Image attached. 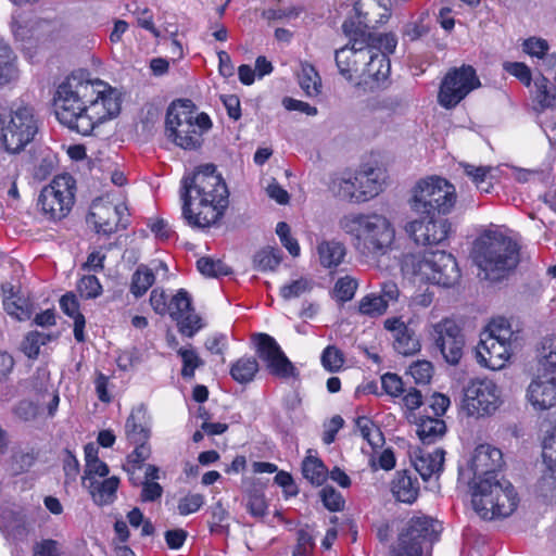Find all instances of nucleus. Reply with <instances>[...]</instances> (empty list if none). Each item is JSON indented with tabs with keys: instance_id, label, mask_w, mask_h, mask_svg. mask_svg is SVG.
<instances>
[{
	"instance_id": "obj_1",
	"label": "nucleus",
	"mask_w": 556,
	"mask_h": 556,
	"mask_svg": "<svg viewBox=\"0 0 556 556\" xmlns=\"http://www.w3.org/2000/svg\"><path fill=\"white\" fill-rule=\"evenodd\" d=\"M53 101L58 121L81 136L90 135L99 124L116 116L121 110L111 86L76 74L59 85Z\"/></svg>"
},
{
	"instance_id": "obj_2",
	"label": "nucleus",
	"mask_w": 556,
	"mask_h": 556,
	"mask_svg": "<svg viewBox=\"0 0 556 556\" xmlns=\"http://www.w3.org/2000/svg\"><path fill=\"white\" fill-rule=\"evenodd\" d=\"M504 465L501 450L490 444L478 445L465 467L459 469L462 479L467 480L471 505L485 520L506 518L518 506L514 485L497 473Z\"/></svg>"
},
{
	"instance_id": "obj_3",
	"label": "nucleus",
	"mask_w": 556,
	"mask_h": 556,
	"mask_svg": "<svg viewBox=\"0 0 556 556\" xmlns=\"http://www.w3.org/2000/svg\"><path fill=\"white\" fill-rule=\"evenodd\" d=\"M179 198L186 223L194 228H208L224 216L229 191L217 167L202 164L182 176Z\"/></svg>"
},
{
	"instance_id": "obj_4",
	"label": "nucleus",
	"mask_w": 556,
	"mask_h": 556,
	"mask_svg": "<svg viewBox=\"0 0 556 556\" xmlns=\"http://www.w3.org/2000/svg\"><path fill=\"white\" fill-rule=\"evenodd\" d=\"M339 226L351 237L355 250L365 257L380 258L393 250L396 230L383 214L350 213L341 217Z\"/></svg>"
},
{
	"instance_id": "obj_5",
	"label": "nucleus",
	"mask_w": 556,
	"mask_h": 556,
	"mask_svg": "<svg viewBox=\"0 0 556 556\" xmlns=\"http://www.w3.org/2000/svg\"><path fill=\"white\" fill-rule=\"evenodd\" d=\"M472 257L484 279L498 280L520 261V244L500 229H489L473 243Z\"/></svg>"
},
{
	"instance_id": "obj_6",
	"label": "nucleus",
	"mask_w": 556,
	"mask_h": 556,
	"mask_svg": "<svg viewBox=\"0 0 556 556\" xmlns=\"http://www.w3.org/2000/svg\"><path fill=\"white\" fill-rule=\"evenodd\" d=\"M387 180L386 170L372 163H364L357 169L344 168L329 176V192L337 199L364 203L382 192Z\"/></svg>"
},
{
	"instance_id": "obj_7",
	"label": "nucleus",
	"mask_w": 556,
	"mask_h": 556,
	"mask_svg": "<svg viewBox=\"0 0 556 556\" xmlns=\"http://www.w3.org/2000/svg\"><path fill=\"white\" fill-rule=\"evenodd\" d=\"M401 268L415 282H429L447 288L454 286L460 277L456 260L445 251L406 254Z\"/></svg>"
},
{
	"instance_id": "obj_8",
	"label": "nucleus",
	"mask_w": 556,
	"mask_h": 556,
	"mask_svg": "<svg viewBox=\"0 0 556 556\" xmlns=\"http://www.w3.org/2000/svg\"><path fill=\"white\" fill-rule=\"evenodd\" d=\"M457 202L455 186L440 176L419 179L410 190L408 205L417 215H448Z\"/></svg>"
},
{
	"instance_id": "obj_9",
	"label": "nucleus",
	"mask_w": 556,
	"mask_h": 556,
	"mask_svg": "<svg viewBox=\"0 0 556 556\" xmlns=\"http://www.w3.org/2000/svg\"><path fill=\"white\" fill-rule=\"evenodd\" d=\"M342 29L349 38V43L336 51L334 59L339 73L346 80L352 81L361 78L364 61L368 54L366 47L370 42V30L358 17L346 20Z\"/></svg>"
},
{
	"instance_id": "obj_10",
	"label": "nucleus",
	"mask_w": 556,
	"mask_h": 556,
	"mask_svg": "<svg viewBox=\"0 0 556 556\" xmlns=\"http://www.w3.org/2000/svg\"><path fill=\"white\" fill-rule=\"evenodd\" d=\"M76 179L67 173L60 174L45 186L36 200V211L43 220L60 222L72 211L76 199Z\"/></svg>"
},
{
	"instance_id": "obj_11",
	"label": "nucleus",
	"mask_w": 556,
	"mask_h": 556,
	"mask_svg": "<svg viewBox=\"0 0 556 556\" xmlns=\"http://www.w3.org/2000/svg\"><path fill=\"white\" fill-rule=\"evenodd\" d=\"M513 336L506 320H493L481 333L480 342L475 349L477 362L492 370L504 368L511 355Z\"/></svg>"
},
{
	"instance_id": "obj_12",
	"label": "nucleus",
	"mask_w": 556,
	"mask_h": 556,
	"mask_svg": "<svg viewBox=\"0 0 556 556\" xmlns=\"http://www.w3.org/2000/svg\"><path fill=\"white\" fill-rule=\"evenodd\" d=\"M165 128L172 139H193L205 135L212 128V121L206 113H198L191 100L179 99L167 109Z\"/></svg>"
},
{
	"instance_id": "obj_13",
	"label": "nucleus",
	"mask_w": 556,
	"mask_h": 556,
	"mask_svg": "<svg viewBox=\"0 0 556 556\" xmlns=\"http://www.w3.org/2000/svg\"><path fill=\"white\" fill-rule=\"evenodd\" d=\"M481 87V81L471 65L452 67L443 77L439 92V104L447 110L454 109L471 91Z\"/></svg>"
},
{
	"instance_id": "obj_14",
	"label": "nucleus",
	"mask_w": 556,
	"mask_h": 556,
	"mask_svg": "<svg viewBox=\"0 0 556 556\" xmlns=\"http://www.w3.org/2000/svg\"><path fill=\"white\" fill-rule=\"evenodd\" d=\"M501 404V393L490 379L471 380L464 390L463 409L468 416L484 417L493 414Z\"/></svg>"
},
{
	"instance_id": "obj_15",
	"label": "nucleus",
	"mask_w": 556,
	"mask_h": 556,
	"mask_svg": "<svg viewBox=\"0 0 556 556\" xmlns=\"http://www.w3.org/2000/svg\"><path fill=\"white\" fill-rule=\"evenodd\" d=\"M253 339L256 345V354L266 364L270 375L281 379L296 376V368L273 337L267 333H257Z\"/></svg>"
},
{
	"instance_id": "obj_16",
	"label": "nucleus",
	"mask_w": 556,
	"mask_h": 556,
	"mask_svg": "<svg viewBox=\"0 0 556 556\" xmlns=\"http://www.w3.org/2000/svg\"><path fill=\"white\" fill-rule=\"evenodd\" d=\"M438 215H419L404 226L405 232L417 244L432 245L444 242L451 232V223Z\"/></svg>"
},
{
	"instance_id": "obj_17",
	"label": "nucleus",
	"mask_w": 556,
	"mask_h": 556,
	"mask_svg": "<svg viewBox=\"0 0 556 556\" xmlns=\"http://www.w3.org/2000/svg\"><path fill=\"white\" fill-rule=\"evenodd\" d=\"M432 337L445 361L457 364L463 356L465 340L456 323L446 318L433 325Z\"/></svg>"
},
{
	"instance_id": "obj_18",
	"label": "nucleus",
	"mask_w": 556,
	"mask_h": 556,
	"mask_svg": "<svg viewBox=\"0 0 556 556\" xmlns=\"http://www.w3.org/2000/svg\"><path fill=\"white\" fill-rule=\"evenodd\" d=\"M527 397L536 409H549L556 405V376L540 371L528 387Z\"/></svg>"
},
{
	"instance_id": "obj_19",
	"label": "nucleus",
	"mask_w": 556,
	"mask_h": 556,
	"mask_svg": "<svg viewBox=\"0 0 556 556\" xmlns=\"http://www.w3.org/2000/svg\"><path fill=\"white\" fill-rule=\"evenodd\" d=\"M122 206L115 205L104 199H96L89 212V222L97 232L110 235L117 229L121 222Z\"/></svg>"
},
{
	"instance_id": "obj_20",
	"label": "nucleus",
	"mask_w": 556,
	"mask_h": 556,
	"mask_svg": "<svg viewBox=\"0 0 556 556\" xmlns=\"http://www.w3.org/2000/svg\"><path fill=\"white\" fill-rule=\"evenodd\" d=\"M42 123L35 116L34 110L28 106L18 108L13 112L8 126L3 129V138L10 135L18 139H34L40 132Z\"/></svg>"
},
{
	"instance_id": "obj_21",
	"label": "nucleus",
	"mask_w": 556,
	"mask_h": 556,
	"mask_svg": "<svg viewBox=\"0 0 556 556\" xmlns=\"http://www.w3.org/2000/svg\"><path fill=\"white\" fill-rule=\"evenodd\" d=\"M441 531V523L426 516L413 517L407 529L400 534L401 542L419 545L425 541L433 542Z\"/></svg>"
},
{
	"instance_id": "obj_22",
	"label": "nucleus",
	"mask_w": 556,
	"mask_h": 556,
	"mask_svg": "<svg viewBox=\"0 0 556 556\" xmlns=\"http://www.w3.org/2000/svg\"><path fill=\"white\" fill-rule=\"evenodd\" d=\"M384 328L392 333L393 346L400 354L407 356L419 351V340L401 318L386 319Z\"/></svg>"
},
{
	"instance_id": "obj_23",
	"label": "nucleus",
	"mask_w": 556,
	"mask_h": 556,
	"mask_svg": "<svg viewBox=\"0 0 556 556\" xmlns=\"http://www.w3.org/2000/svg\"><path fill=\"white\" fill-rule=\"evenodd\" d=\"M3 306L5 312L13 318L24 321L33 314V303L29 298L11 283L2 286Z\"/></svg>"
},
{
	"instance_id": "obj_24",
	"label": "nucleus",
	"mask_w": 556,
	"mask_h": 556,
	"mask_svg": "<svg viewBox=\"0 0 556 556\" xmlns=\"http://www.w3.org/2000/svg\"><path fill=\"white\" fill-rule=\"evenodd\" d=\"M366 50L368 54L366 61H364L361 79H363L365 84L368 83L367 79H371L379 86L380 83L386 81L390 75V60L386 53H381L377 49L367 46Z\"/></svg>"
},
{
	"instance_id": "obj_25",
	"label": "nucleus",
	"mask_w": 556,
	"mask_h": 556,
	"mask_svg": "<svg viewBox=\"0 0 556 556\" xmlns=\"http://www.w3.org/2000/svg\"><path fill=\"white\" fill-rule=\"evenodd\" d=\"M445 452L441 448H435L433 452H428L422 448H415L410 452V459L416 469L424 480L430 479L434 475H439L443 469Z\"/></svg>"
},
{
	"instance_id": "obj_26",
	"label": "nucleus",
	"mask_w": 556,
	"mask_h": 556,
	"mask_svg": "<svg viewBox=\"0 0 556 556\" xmlns=\"http://www.w3.org/2000/svg\"><path fill=\"white\" fill-rule=\"evenodd\" d=\"M160 269H162L165 274L168 271L167 265L163 262L155 264L154 268H151L146 264L138 265L131 275L129 292L136 299L143 296L155 282V274Z\"/></svg>"
},
{
	"instance_id": "obj_27",
	"label": "nucleus",
	"mask_w": 556,
	"mask_h": 556,
	"mask_svg": "<svg viewBox=\"0 0 556 556\" xmlns=\"http://www.w3.org/2000/svg\"><path fill=\"white\" fill-rule=\"evenodd\" d=\"M391 492L397 501L412 504L418 497L419 482L407 471H397L391 482Z\"/></svg>"
},
{
	"instance_id": "obj_28",
	"label": "nucleus",
	"mask_w": 556,
	"mask_h": 556,
	"mask_svg": "<svg viewBox=\"0 0 556 556\" xmlns=\"http://www.w3.org/2000/svg\"><path fill=\"white\" fill-rule=\"evenodd\" d=\"M458 167L475 184L478 190L489 193L494 185V172L492 166L475 165L467 162H460Z\"/></svg>"
},
{
	"instance_id": "obj_29",
	"label": "nucleus",
	"mask_w": 556,
	"mask_h": 556,
	"mask_svg": "<svg viewBox=\"0 0 556 556\" xmlns=\"http://www.w3.org/2000/svg\"><path fill=\"white\" fill-rule=\"evenodd\" d=\"M118 485L119 479L113 476L102 481L88 482L85 488L89 491L94 503L103 506L114 502Z\"/></svg>"
},
{
	"instance_id": "obj_30",
	"label": "nucleus",
	"mask_w": 556,
	"mask_h": 556,
	"mask_svg": "<svg viewBox=\"0 0 556 556\" xmlns=\"http://www.w3.org/2000/svg\"><path fill=\"white\" fill-rule=\"evenodd\" d=\"M317 254L323 267L332 268L342 263L345 256V248L339 241L324 240L317 245Z\"/></svg>"
},
{
	"instance_id": "obj_31",
	"label": "nucleus",
	"mask_w": 556,
	"mask_h": 556,
	"mask_svg": "<svg viewBox=\"0 0 556 556\" xmlns=\"http://www.w3.org/2000/svg\"><path fill=\"white\" fill-rule=\"evenodd\" d=\"M17 56L11 47L0 39V86H4L18 78L20 72L16 65Z\"/></svg>"
},
{
	"instance_id": "obj_32",
	"label": "nucleus",
	"mask_w": 556,
	"mask_h": 556,
	"mask_svg": "<svg viewBox=\"0 0 556 556\" xmlns=\"http://www.w3.org/2000/svg\"><path fill=\"white\" fill-rule=\"evenodd\" d=\"M60 307L64 314L74 320V337L78 342L85 341V317L79 312V303L73 293L64 294L60 300Z\"/></svg>"
},
{
	"instance_id": "obj_33",
	"label": "nucleus",
	"mask_w": 556,
	"mask_h": 556,
	"mask_svg": "<svg viewBox=\"0 0 556 556\" xmlns=\"http://www.w3.org/2000/svg\"><path fill=\"white\" fill-rule=\"evenodd\" d=\"M534 86L535 109L544 111L554 108L556 105V87L542 74L535 78Z\"/></svg>"
},
{
	"instance_id": "obj_34",
	"label": "nucleus",
	"mask_w": 556,
	"mask_h": 556,
	"mask_svg": "<svg viewBox=\"0 0 556 556\" xmlns=\"http://www.w3.org/2000/svg\"><path fill=\"white\" fill-rule=\"evenodd\" d=\"M298 80L301 89L307 97H317L321 92V78L316 68L304 62L301 64V70L298 74Z\"/></svg>"
},
{
	"instance_id": "obj_35",
	"label": "nucleus",
	"mask_w": 556,
	"mask_h": 556,
	"mask_svg": "<svg viewBox=\"0 0 556 556\" xmlns=\"http://www.w3.org/2000/svg\"><path fill=\"white\" fill-rule=\"evenodd\" d=\"M445 422L440 418H422L417 425V434L424 444L434 443L445 434Z\"/></svg>"
},
{
	"instance_id": "obj_36",
	"label": "nucleus",
	"mask_w": 556,
	"mask_h": 556,
	"mask_svg": "<svg viewBox=\"0 0 556 556\" xmlns=\"http://www.w3.org/2000/svg\"><path fill=\"white\" fill-rule=\"evenodd\" d=\"M303 477L313 485H323L328 478V469L317 456L308 454L302 462Z\"/></svg>"
},
{
	"instance_id": "obj_37",
	"label": "nucleus",
	"mask_w": 556,
	"mask_h": 556,
	"mask_svg": "<svg viewBox=\"0 0 556 556\" xmlns=\"http://www.w3.org/2000/svg\"><path fill=\"white\" fill-rule=\"evenodd\" d=\"M258 371V363L253 356H242L230 367V376L238 383L251 382Z\"/></svg>"
},
{
	"instance_id": "obj_38",
	"label": "nucleus",
	"mask_w": 556,
	"mask_h": 556,
	"mask_svg": "<svg viewBox=\"0 0 556 556\" xmlns=\"http://www.w3.org/2000/svg\"><path fill=\"white\" fill-rule=\"evenodd\" d=\"M143 410L141 408L134 409L125 424V431L130 443L148 442L150 437L149 430L141 424Z\"/></svg>"
},
{
	"instance_id": "obj_39",
	"label": "nucleus",
	"mask_w": 556,
	"mask_h": 556,
	"mask_svg": "<svg viewBox=\"0 0 556 556\" xmlns=\"http://www.w3.org/2000/svg\"><path fill=\"white\" fill-rule=\"evenodd\" d=\"M355 424L361 435L368 442L372 450L382 446L384 442L383 434L369 418L358 417Z\"/></svg>"
},
{
	"instance_id": "obj_40",
	"label": "nucleus",
	"mask_w": 556,
	"mask_h": 556,
	"mask_svg": "<svg viewBox=\"0 0 556 556\" xmlns=\"http://www.w3.org/2000/svg\"><path fill=\"white\" fill-rule=\"evenodd\" d=\"M388 306L378 293H369L363 296L358 302V313L371 318L386 314Z\"/></svg>"
},
{
	"instance_id": "obj_41",
	"label": "nucleus",
	"mask_w": 556,
	"mask_h": 556,
	"mask_svg": "<svg viewBox=\"0 0 556 556\" xmlns=\"http://www.w3.org/2000/svg\"><path fill=\"white\" fill-rule=\"evenodd\" d=\"M280 251L273 248H264L253 257L254 268L261 271L274 270L280 263Z\"/></svg>"
},
{
	"instance_id": "obj_42",
	"label": "nucleus",
	"mask_w": 556,
	"mask_h": 556,
	"mask_svg": "<svg viewBox=\"0 0 556 556\" xmlns=\"http://www.w3.org/2000/svg\"><path fill=\"white\" fill-rule=\"evenodd\" d=\"M199 271L211 278H219L231 274V269L220 260H214L212 257H201L197 262Z\"/></svg>"
},
{
	"instance_id": "obj_43",
	"label": "nucleus",
	"mask_w": 556,
	"mask_h": 556,
	"mask_svg": "<svg viewBox=\"0 0 556 556\" xmlns=\"http://www.w3.org/2000/svg\"><path fill=\"white\" fill-rule=\"evenodd\" d=\"M177 353L182 362L181 376L188 379L193 378L195 369L204 365L203 359L192 348H180Z\"/></svg>"
},
{
	"instance_id": "obj_44",
	"label": "nucleus",
	"mask_w": 556,
	"mask_h": 556,
	"mask_svg": "<svg viewBox=\"0 0 556 556\" xmlns=\"http://www.w3.org/2000/svg\"><path fill=\"white\" fill-rule=\"evenodd\" d=\"M539 370L556 376V337L548 338L542 346Z\"/></svg>"
},
{
	"instance_id": "obj_45",
	"label": "nucleus",
	"mask_w": 556,
	"mask_h": 556,
	"mask_svg": "<svg viewBox=\"0 0 556 556\" xmlns=\"http://www.w3.org/2000/svg\"><path fill=\"white\" fill-rule=\"evenodd\" d=\"M51 337L43 332L31 331L24 338L21 349L29 358H36L39 354L40 346L50 341Z\"/></svg>"
},
{
	"instance_id": "obj_46",
	"label": "nucleus",
	"mask_w": 556,
	"mask_h": 556,
	"mask_svg": "<svg viewBox=\"0 0 556 556\" xmlns=\"http://www.w3.org/2000/svg\"><path fill=\"white\" fill-rule=\"evenodd\" d=\"M193 309L190 294L185 289H179L169 302L168 314L173 320Z\"/></svg>"
},
{
	"instance_id": "obj_47",
	"label": "nucleus",
	"mask_w": 556,
	"mask_h": 556,
	"mask_svg": "<svg viewBox=\"0 0 556 556\" xmlns=\"http://www.w3.org/2000/svg\"><path fill=\"white\" fill-rule=\"evenodd\" d=\"M175 321L179 332L189 338L193 337L203 327L202 319L194 309L179 316Z\"/></svg>"
},
{
	"instance_id": "obj_48",
	"label": "nucleus",
	"mask_w": 556,
	"mask_h": 556,
	"mask_svg": "<svg viewBox=\"0 0 556 556\" xmlns=\"http://www.w3.org/2000/svg\"><path fill=\"white\" fill-rule=\"evenodd\" d=\"M312 288V281L307 278L302 277L296 280H293L288 285L282 286L280 288V295L285 300H291L309 292Z\"/></svg>"
},
{
	"instance_id": "obj_49",
	"label": "nucleus",
	"mask_w": 556,
	"mask_h": 556,
	"mask_svg": "<svg viewBox=\"0 0 556 556\" xmlns=\"http://www.w3.org/2000/svg\"><path fill=\"white\" fill-rule=\"evenodd\" d=\"M357 288V280L353 277L345 276L338 279L334 285L333 293L338 301L348 302L353 299Z\"/></svg>"
},
{
	"instance_id": "obj_50",
	"label": "nucleus",
	"mask_w": 556,
	"mask_h": 556,
	"mask_svg": "<svg viewBox=\"0 0 556 556\" xmlns=\"http://www.w3.org/2000/svg\"><path fill=\"white\" fill-rule=\"evenodd\" d=\"M321 364L330 372L338 371L344 364L342 352L333 345L327 346L321 354Z\"/></svg>"
},
{
	"instance_id": "obj_51",
	"label": "nucleus",
	"mask_w": 556,
	"mask_h": 556,
	"mask_svg": "<svg viewBox=\"0 0 556 556\" xmlns=\"http://www.w3.org/2000/svg\"><path fill=\"white\" fill-rule=\"evenodd\" d=\"M325 507L331 511H340L344 508V498L334 488L327 485L319 492Z\"/></svg>"
},
{
	"instance_id": "obj_52",
	"label": "nucleus",
	"mask_w": 556,
	"mask_h": 556,
	"mask_svg": "<svg viewBox=\"0 0 556 556\" xmlns=\"http://www.w3.org/2000/svg\"><path fill=\"white\" fill-rule=\"evenodd\" d=\"M396 43V38L391 34L374 35L370 31V42H368V47L377 49L381 53H386L387 56L394 52Z\"/></svg>"
},
{
	"instance_id": "obj_53",
	"label": "nucleus",
	"mask_w": 556,
	"mask_h": 556,
	"mask_svg": "<svg viewBox=\"0 0 556 556\" xmlns=\"http://www.w3.org/2000/svg\"><path fill=\"white\" fill-rule=\"evenodd\" d=\"M543 459L549 470L556 471V426L543 440Z\"/></svg>"
},
{
	"instance_id": "obj_54",
	"label": "nucleus",
	"mask_w": 556,
	"mask_h": 556,
	"mask_svg": "<svg viewBox=\"0 0 556 556\" xmlns=\"http://www.w3.org/2000/svg\"><path fill=\"white\" fill-rule=\"evenodd\" d=\"M204 504V496L199 493H189L181 497L178 502V513L187 516L198 511Z\"/></svg>"
},
{
	"instance_id": "obj_55",
	"label": "nucleus",
	"mask_w": 556,
	"mask_h": 556,
	"mask_svg": "<svg viewBox=\"0 0 556 556\" xmlns=\"http://www.w3.org/2000/svg\"><path fill=\"white\" fill-rule=\"evenodd\" d=\"M315 547L313 535L305 529H300L296 534V544L292 549V556H309Z\"/></svg>"
},
{
	"instance_id": "obj_56",
	"label": "nucleus",
	"mask_w": 556,
	"mask_h": 556,
	"mask_svg": "<svg viewBox=\"0 0 556 556\" xmlns=\"http://www.w3.org/2000/svg\"><path fill=\"white\" fill-rule=\"evenodd\" d=\"M408 372L416 383L426 384L432 377L433 367L428 361H418L409 366Z\"/></svg>"
},
{
	"instance_id": "obj_57",
	"label": "nucleus",
	"mask_w": 556,
	"mask_h": 556,
	"mask_svg": "<svg viewBox=\"0 0 556 556\" xmlns=\"http://www.w3.org/2000/svg\"><path fill=\"white\" fill-rule=\"evenodd\" d=\"M80 295L86 299L98 298L102 293V286L96 276H84L78 285Z\"/></svg>"
},
{
	"instance_id": "obj_58",
	"label": "nucleus",
	"mask_w": 556,
	"mask_h": 556,
	"mask_svg": "<svg viewBox=\"0 0 556 556\" xmlns=\"http://www.w3.org/2000/svg\"><path fill=\"white\" fill-rule=\"evenodd\" d=\"M503 68L510 75L515 76L521 84L529 87L532 83L531 71L528 65L522 62H505Z\"/></svg>"
},
{
	"instance_id": "obj_59",
	"label": "nucleus",
	"mask_w": 556,
	"mask_h": 556,
	"mask_svg": "<svg viewBox=\"0 0 556 556\" xmlns=\"http://www.w3.org/2000/svg\"><path fill=\"white\" fill-rule=\"evenodd\" d=\"M381 384L384 392L392 397H399L405 392L404 383L396 374H384L381 377Z\"/></svg>"
},
{
	"instance_id": "obj_60",
	"label": "nucleus",
	"mask_w": 556,
	"mask_h": 556,
	"mask_svg": "<svg viewBox=\"0 0 556 556\" xmlns=\"http://www.w3.org/2000/svg\"><path fill=\"white\" fill-rule=\"evenodd\" d=\"M109 475V466L102 462L97 460L91 464H85V473L83 476V485L86 486L88 482L97 481L98 477L103 478Z\"/></svg>"
},
{
	"instance_id": "obj_61",
	"label": "nucleus",
	"mask_w": 556,
	"mask_h": 556,
	"mask_svg": "<svg viewBox=\"0 0 556 556\" xmlns=\"http://www.w3.org/2000/svg\"><path fill=\"white\" fill-rule=\"evenodd\" d=\"M248 511L256 518H262L267 513V503L263 493L251 492L247 502Z\"/></svg>"
},
{
	"instance_id": "obj_62",
	"label": "nucleus",
	"mask_w": 556,
	"mask_h": 556,
	"mask_svg": "<svg viewBox=\"0 0 556 556\" xmlns=\"http://www.w3.org/2000/svg\"><path fill=\"white\" fill-rule=\"evenodd\" d=\"M522 48L527 54L542 59L546 55L549 46L545 39L530 37L523 41Z\"/></svg>"
},
{
	"instance_id": "obj_63",
	"label": "nucleus",
	"mask_w": 556,
	"mask_h": 556,
	"mask_svg": "<svg viewBox=\"0 0 556 556\" xmlns=\"http://www.w3.org/2000/svg\"><path fill=\"white\" fill-rule=\"evenodd\" d=\"M369 465L374 471L378 469L391 470L395 466V456L391 448L383 450L378 456L372 455Z\"/></svg>"
},
{
	"instance_id": "obj_64",
	"label": "nucleus",
	"mask_w": 556,
	"mask_h": 556,
	"mask_svg": "<svg viewBox=\"0 0 556 556\" xmlns=\"http://www.w3.org/2000/svg\"><path fill=\"white\" fill-rule=\"evenodd\" d=\"M149 301H150V305H151L152 309L156 314H159L161 316L168 314L169 303L167 301V295L163 289H161V288L153 289L150 294Z\"/></svg>"
}]
</instances>
